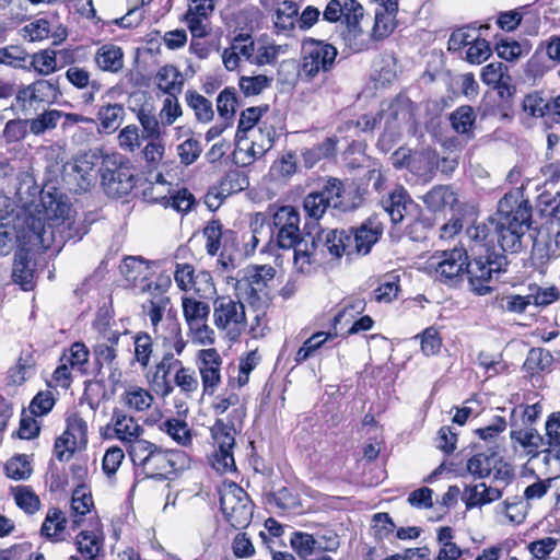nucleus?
<instances>
[{
  "mask_svg": "<svg viewBox=\"0 0 560 560\" xmlns=\"http://www.w3.org/2000/svg\"><path fill=\"white\" fill-rule=\"evenodd\" d=\"M48 212H0V255H8L15 244L48 249L55 241L43 220Z\"/></svg>",
  "mask_w": 560,
  "mask_h": 560,
  "instance_id": "nucleus-1",
  "label": "nucleus"
},
{
  "mask_svg": "<svg viewBox=\"0 0 560 560\" xmlns=\"http://www.w3.org/2000/svg\"><path fill=\"white\" fill-rule=\"evenodd\" d=\"M129 457L145 477L153 479H165L189 466V458L184 452L163 450L148 440L138 443Z\"/></svg>",
  "mask_w": 560,
  "mask_h": 560,
  "instance_id": "nucleus-2",
  "label": "nucleus"
},
{
  "mask_svg": "<svg viewBox=\"0 0 560 560\" xmlns=\"http://www.w3.org/2000/svg\"><path fill=\"white\" fill-rule=\"evenodd\" d=\"M383 233L380 222L370 219L358 229L351 231H330L326 235L325 247L336 259L346 255L351 258L354 255H366Z\"/></svg>",
  "mask_w": 560,
  "mask_h": 560,
  "instance_id": "nucleus-3",
  "label": "nucleus"
},
{
  "mask_svg": "<svg viewBox=\"0 0 560 560\" xmlns=\"http://www.w3.org/2000/svg\"><path fill=\"white\" fill-rule=\"evenodd\" d=\"M100 174L101 185L110 198L126 196L135 187V176L129 161L119 153L103 154Z\"/></svg>",
  "mask_w": 560,
  "mask_h": 560,
  "instance_id": "nucleus-4",
  "label": "nucleus"
},
{
  "mask_svg": "<svg viewBox=\"0 0 560 560\" xmlns=\"http://www.w3.org/2000/svg\"><path fill=\"white\" fill-rule=\"evenodd\" d=\"M102 156V152L89 150L65 163L61 178L67 188L79 194L89 191L96 184V166Z\"/></svg>",
  "mask_w": 560,
  "mask_h": 560,
  "instance_id": "nucleus-5",
  "label": "nucleus"
},
{
  "mask_svg": "<svg viewBox=\"0 0 560 560\" xmlns=\"http://www.w3.org/2000/svg\"><path fill=\"white\" fill-rule=\"evenodd\" d=\"M212 317L214 326L231 340H237L246 330L247 319L244 304L231 296H218L213 301Z\"/></svg>",
  "mask_w": 560,
  "mask_h": 560,
  "instance_id": "nucleus-6",
  "label": "nucleus"
},
{
  "mask_svg": "<svg viewBox=\"0 0 560 560\" xmlns=\"http://www.w3.org/2000/svg\"><path fill=\"white\" fill-rule=\"evenodd\" d=\"M498 218L491 219L498 242L506 252L516 253L522 247L521 238L530 229V212H497Z\"/></svg>",
  "mask_w": 560,
  "mask_h": 560,
  "instance_id": "nucleus-7",
  "label": "nucleus"
},
{
  "mask_svg": "<svg viewBox=\"0 0 560 560\" xmlns=\"http://www.w3.org/2000/svg\"><path fill=\"white\" fill-rule=\"evenodd\" d=\"M277 270L270 265H252L237 281L236 290L252 306L260 310L266 302L267 288L275 279Z\"/></svg>",
  "mask_w": 560,
  "mask_h": 560,
  "instance_id": "nucleus-8",
  "label": "nucleus"
},
{
  "mask_svg": "<svg viewBox=\"0 0 560 560\" xmlns=\"http://www.w3.org/2000/svg\"><path fill=\"white\" fill-rule=\"evenodd\" d=\"M220 506L225 520L236 529L245 528L253 517L248 494L236 483L224 485L220 490Z\"/></svg>",
  "mask_w": 560,
  "mask_h": 560,
  "instance_id": "nucleus-9",
  "label": "nucleus"
},
{
  "mask_svg": "<svg viewBox=\"0 0 560 560\" xmlns=\"http://www.w3.org/2000/svg\"><path fill=\"white\" fill-rule=\"evenodd\" d=\"M89 214L91 212H48L43 214V223L47 232L54 231L52 244L62 243L74 237L81 238L88 233L89 225L94 221Z\"/></svg>",
  "mask_w": 560,
  "mask_h": 560,
  "instance_id": "nucleus-10",
  "label": "nucleus"
},
{
  "mask_svg": "<svg viewBox=\"0 0 560 560\" xmlns=\"http://www.w3.org/2000/svg\"><path fill=\"white\" fill-rule=\"evenodd\" d=\"M337 57V49L323 40L308 39L302 47L301 78L311 81L320 72L329 71Z\"/></svg>",
  "mask_w": 560,
  "mask_h": 560,
  "instance_id": "nucleus-11",
  "label": "nucleus"
},
{
  "mask_svg": "<svg viewBox=\"0 0 560 560\" xmlns=\"http://www.w3.org/2000/svg\"><path fill=\"white\" fill-rule=\"evenodd\" d=\"M508 259L504 255L492 253L485 259L479 257L472 262L467 261L466 273L469 284L478 295L488 294L491 291L490 282L494 273L505 271Z\"/></svg>",
  "mask_w": 560,
  "mask_h": 560,
  "instance_id": "nucleus-12",
  "label": "nucleus"
},
{
  "mask_svg": "<svg viewBox=\"0 0 560 560\" xmlns=\"http://www.w3.org/2000/svg\"><path fill=\"white\" fill-rule=\"evenodd\" d=\"M468 257L462 247L436 252L429 259V268L434 271L435 279L444 283H456L467 269Z\"/></svg>",
  "mask_w": 560,
  "mask_h": 560,
  "instance_id": "nucleus-13",
  "label": "nucleus"
},
{
  "mask_svg": "<svg viewBox=\"0 0 560 560\" xmlns=\"http://www.w3.org/2000/svg\"><path fill=\"white\" fill-rule=\"evenodd\" d=\"M347 195L343 183L339 178L328 177L318 190L304 197L303 210H337L345 206Z\"/></svg>",
  "mask_w": 560,
  "mask_h": 560,
  "instance_id": "nucleus-14",
  "label": "nucleus"
},
{
  "mask_svg": "<svg viewBox=\"0 0 560 560\" xmlns=\"http://www.w3.org/2000/svg\"><path fill=\"white\" fill-rule=\"evenodd\" d=\"M212 438L217 446L212 455V467L219 472H226L235 467L233 447L235 429L218 420L212 428Z\"/></svg>",
  "mask_w": 560,
  "mask_h": 560,
  "instance_id": "nucleus-15",
  "label": "nucleus"
},
{
  "mask_svg": "<svg viewBox=\"0 0 560 560\" xmlns=\"http://www.w3.org/2000/svg\"><path fill=\"white\" fill-rule=\"evenodd\" d=\"M378 119L380 122L384 121V133L380 141L382 143L394 141L412 119L409 102L407 100L392 102L386 109H382Z\"/></svg>",
  "mask_w": 560,
  "mask_h": 560,
  "instance_id": "nucleus-16",
  "label": "nucleus"
},
{
  "mask_svg": "<svg viewBox=\"0 0 560 560\" xmlns=\"http://www.w3.org/2000/svg\"><path fill=\"white\" fill-rule=\"evenodd\" d=\"M275 139L276 129L272 124L268 120L259 122V127L250 131L248 140L243 142L244 150L242 154H244V158H241V163L243 165L252 164L272 148Z\"/></svg>",
  "mask_w": 560,
  "mask_h": 560,
  "instance_id": "nucleus-17",
  "label": "nucleus"
},
{
  "mask_svg": "<svg viewBox=\"0 0 560 560\" xmlns=\"http://www.w3.org/2000/svg\"><path fill=\"white\" fill-rule=\"evenodd\" d=\"M222 358L217 349H201L197 353V368L205 395H213L221 384Z\"/></svg>",
  "mask_w": 560,
  "mask_h": 560,
  "instance_id": "nucleus-18",
  "label": "nucleus"
},
{
  "mask_svg": "<svg viewBox=\"0 0 560 560\" xmlns=\"http://www.w3.org/2000/svg\"><path fill=\"white\" fill-rule=\"evenodd\" d=\"M112 425L115 438L118 439L126 447L128 455L139 443L147 440L142 438L144 429L130 416L115 410L112 417Z\"/></svg>",
  "mask_w": 560,
  "mask_h": 560,
  "instance_id": "nucleus-19",
  "label": "nucleus"
},
{
  "mask_svg": "<svg viewBox=\"0 0 560 560\" xmlns=\"http://www.w3.org/2000/svg\"><path fill=\"white\" fill-rule=\"evenodd\" d=\"M299 212H275V225H281L277 235L278 245L281 248H295L306 240L300 237Z\"/></svg>",
  "mask_w": 560,
  "mask_h": 560,
  "instance_id": "nucleus-20",
  "label": "nucleus"
},
{
  "mask_svg": "<svg viewBox=\"0 0 560 560\" xmlns=\"http://www.w3.org/2000/svg\"><path fill=\"white\" fill-rule=\"evenodd\" d=\"M93 61L97 70L117 74L125 67V54L120 46L106 43L95 50Z\"/></svg>",
  "mask_w": 560,
  "mask_h": 560,
  "instance_id": "nucleus-21",
  "label": "nucleus"
},
{
  "mask_svg": "<svg viewBox=\"0 0 560 560\" xmlns=\"http://www.w3.org/2000/svg\"><path fill=\"white\" fill-rule=\"evenodd\" d=\"M502 495V489L498 485L488 486L485 482H480L466 486L462 494V500L466 509L471 510L498 501Z\"/></svg>",
  "mask_w": 560,
  "mask_h": 560,
  "instance_id": "nucleus-22",
  "label": "nucleus"
},
{
  "mask_svg": "<svg viewBox=\"0 0 560 560\" xmlns=\"http://www.w3.org/2000/svg\"><path fill=\"white\" fill-rule=\"evenodd\" d=\"M213 10V0H191L185 19L194 37L201 38L207 36L208 31L206 21Z\"/></svg>",
  "mask_w": 560,
  "mask_h": 560,
  "instance_id": "nucleus-23",
  "label": "nucleus"
},
{
  "mask_svg": "<svg viewBox=\"0 0 560 560\" xmlns=\"http://www.w3.org/2000/svg\"><path fill=\"white\" fill-rule=\"evenodd\" d=\"M268 110V106L248 107L241 113L238 120L236 139L237 150L235 152L236 159L242 155L243 142L248 140V133L259 127V122L268 120L264 118V114Z\"/></svg>",
  "mask_w": 560,
  "mask_h": 560,
  "instance_id": "nucleus-24",
  "label": "nucleus"
},
{
  "mask_svg": "<svg viewBox=\"0 0 560 560\" xmlns=\"http://www.w3.org/2000/svg\"><path fill=\"white\" fill-rule=\"evenodd\" d=\"M510 439L514 450H523L530 458L540 457L539 448L545 444L544 438L535 428L513 429L510 431Z\"/></svg>",
  "mask_w": 560,
  "mask_h": 560,
  "instance_id": "nucleus-25",
  "label": "nucleus"
},
{
  "mask_svg": "<svg viewBox=\"0 0 560 560\" xmlns=\"http://www.w3.org/2000/svg\"><path fill=\"white\" fill-rule=\"evenodd\" d=\"M158 88L167 95H178L184 88V77L173 65H165L159 69L155 75Z\"/></svg>",
  "mask_w": 560,
  "mask_h": 560,
  "instance_id": "nucleus-26",
  "label": "nucleus"
},
{
  "mask_svg": "<svg viewBox=\"0 0 560 560\" xmlns=\"http://www.w3.org/2000/svg\"><path fill=\"white\" fill-rule=\"evenodd\" d=\"M12 277L15 283L25 291L34 287V268L28 259V252L22 247L15 253Z\"/></svg>",
  "mask_w": 560,
  "mask_h": 560,
  "instance_id": "nucleus-27",
  "label": "nucleus"
},
{
  "mask_svg": "<svg viewBox=\"0 0 560 560\" xmlns=\"http://www.w3.org/2000/svg\"><path fill=\"white\" fill-rule=\"evenodd\" d=\"M299 5L294 1H282L278 4L273 25L278 34L289 35L298 23Z\"/></svg>",
  "mask_w": 560,
  "mask_h": 560,
  "instance_id": "nucleus-28",
  "label": "nucleus"
},
{
  "mask_svg": "<svg viewBox=\"0 0 560 560\" xmlns=\"http://www.w3.org/2000/svg\"><path fill=\"white\" fill-rule=\"evenodd\" d=\"M349 11L346 12L343 19L346 30L342 31L345 39L349 44H355L357 39L363 34V30L360 25L361 20L364 16L363 7L355 0H348Z\"/></svg>",
  "mask_w": 560,
  "mask_h": 560,
  "instance_id": "nucleus-29",
  "label": "nucleus"
},
{
  "mask_svg": "<svg viewBox=\"0 0 560 560\" xmlns=\"http://www.w3.org/2000/svg\"><path fill=\"white\" fill-rule=\"evenodd\" d=\"M67 518L60 509H49L43 522L40 533L50 541L62 540V534L67 527Z\"/></svg>",
  "mask_w": 560,
  "mask_h": 560,
  "instance_id": "nucleus-30",
  "label": "nucleus"
},
{
  "mask_svg": "<svg viewBox=\"0 0 560 560\" xmlns=\"http://www.w3.org/2000/svg\"><path fill=\"white\" fill-rule=\"evenodd\" d=\"M541 413L539 404L533 405H518L512 408L510 413L511 430L533 428V424L538 420Z\"/></svg>",
  "mask_w": 560,
  "mask_h": 560,
  "instance_id": "nucleus-31",
  "label": "nucleus"
},
{
  "mask_svg": "<svg viewBox=\"0 0 560 560\" xmlns=\"http://www.w3.org/2000/svg\"><path fill=\"white\" fill-rule=\"evenodd\" d=\"M481 80L487 85L498 89L501 95L505 90H510L508 67L502 62H491L485 66L481 70Z\"/></svg>",
  "mask_w": 560,
  "mask_h": 560,
  "instance_id": "nucleus-32",
  "label": "nucleus"
},
{
  "mask_svg": "<svg viewBox=\"0 0 560 560\" xmlns=\"http://www.w3.org/2000/svg\"><path fill=\"white\" fill-rule=\"evenodd\" d=\"M58 69L57 52L51 49H43L33 55H28L27 71H35L39 75H49Z\"/></svg>",
  "mask_w": 560,
  "mask_h": 560,
  "instance_id": "nucleus-33",
  "label": "nucleus"
},
{
  "mask_svg": "<svg viewBox=\"0 0 560 560\" xmlns=\"http://www.w3.org/2000/svg\"><path fill=\"white\" fill-rule=\"evenodd\" d=\"M424 202L431 210H453L458 200L450 187L440 186L434 187L424 196Z\"/></svg>",
  "mask_w": 560,
  "mask_h": 560,
  "instance_id": "nucleus-34",
  "label": "nucleus"
},
{
  "mask_svg": "<svg viewBox=\"0 0 560 560\" xmlns=\"http://www.w3.org/2000/svg\"><path fill=\"white\" fill-rule=\"evenodd\" d=\"M183 315L188 325L196 326L199 323L207 322L210 314V307L207 303L194 298H182Z\"/></svg>",
  "mask_w": 560,
  "mask_h": 560,
  "instance_id": "nucleus-35",
  "label": "nucleus"
},
{
  "mask_svg": "<svg viewBox=\"0 0 560 560\" xmlns=\"http://www.w3.org/2000/svg\"><path fill=\"white\" fill-rule=\"evenodd\" d=\"M147 139L140 133L137 125L131 124L124 127L117 135L118 148L125 153L136 155L142 148V141Z\"/></svg>",
  "mask_w": 560,
  "mask_h": 560,
  "instance_id": "nucleus-36",
  "label": "nucleus"
},
{
  "mask_svg": "<svg viewBox=\"0 0 560 560\" xmlns=\"http://www.w3.org/2000/svg\"><path fill=\"white\" fill-rule=\"evenodd\" d=\"M175 282L177 287L183 291H188L192 289L197 282L198 279L205 281L207 283V289L211 290L212 284L210 282L211 276L209 272L201 271L197 276H195V270L192 266L185 264V265H177L175 275H174Z\"/></svg>",
  "mask_w": 560,
  "mask_h": 560,
  "instance_id": "nucleus-37",
  "label": "nucleus"
},
{
  "mask_svg": "<svg viewBox=\"0 0 560 560\" xmlns=\"http://www.w3.org/2000/svg\"><path fill=\"white\" fill-rule=\"evenodd\" d=\"M75 546L84 560H95L103 549V538L93 532L82 530L75 537Z\"/></svg>",
  "mask_w": 560,
  "mask_h": 560,
  "instance_id": "nucleus-38",
  "label": "nucleus"
},
{
  "mask_svg": "<svg viewBox=\"0 0 560 560\" xmlns=\"http://www.w3.org/2000/svg\"><path fill=\"white\" fill-rule=\"evenodd\" d=\"M121 400L129 409L142 412L148 410L153 404L151 393L139 386H129L121 395Z\"/></svg>",
  "mask_w": 560,
  "mask_h": 560,
  "instance_id": "nucleus-39",
  "label": "nucleus"
},
{
  "mask_svg": "<svg viewBox=\"0 0 560 560\" xmlns=\"http://www.w3.org/2000/svg\"><path fill=\"white\" fill-rule=\"evenodd\" d=\"M125 115V107L121 104H106L100 107L97 119L105 131L114 132L122 124Z\"/></svg>",
  "mask_w": 560,
  "mask_h": 560,
  "instance_id": "nucleus-40",
  "label": "nucleus"
},
{
  "mask_svg": "<svg viewBox=\"0 0 560 560\" xmlns=\"http://www.w3.org/2000/svg\"><path fill=\"white\" fill-rule=\"evenodd\" d=\"M451 124L457 133L465 135L468 139L474 137L472 127L476 114L471 106L463 105L451 114Z\"/></svg>",
  "mask_w": 560,
  "mask_h": 560,
  "instance_id": "nucleus-41",
  "label": "nucleus"
},
{
  "mask_svg": "<svg viewBox=\"0 0 560 560\" xmlns=\"http://www.w3.org/2000/svg\"><path fill=\"white\" fill-rule=\"evenodd\" d=\"M160 429L182 446H187L192 441L191 430L184 420L167 419L160 425Z\"/></svg>",
  "mask_w": 560,
  "mask_h": 560,
  "instance_id": "nucleus-42",
  "label": "nucleus"
},
{
  "mask_svg": "<svg viewBox=\"0 0 560 560\" xmlns=\"http://www.w3.org/2000/svg\"><path fill=\"white\" fill-rule=\"evenodd\" d=\"M137 118L142 127L143 137L151 140L161 138L163 126L160 117L158 118L151 108L142 106L137 113Z\"/></svg>",
  "mask_w": 560,
  "mask_h": 560,
  "instance_id": "nucleus-43",
  "label": "nucleus"
},
{
  "mask_svg": "<svg viewBox=\"0 0 560 560\" xmlns=\"http://www.w3.org/2000/svg\"><path fill=\"white\" fill-rule=\"evenodd\" d=\"M186 101L188 106L194 110L198 121L207 124L212 120L214 116L212 103L195 91L186 93Z\"/></svg>",
  "mask_w": 560,
  "mask_h": 560,
  "instance_id": "nucleus-44",
  "label": "nucleus"
},
{
  "mask_svg": "<svg viewBox=\"0 0 560 560\" xmlns=\"http://www.w3.org/2000/svg\"><path fill=\"white\" fill-rule=\"evenodd\" d=\"M384 3L385 9L383 11H376L374 18V24L372 27V37L374 39H383L389 36L395 30V16L394 12L396 10H392L387 8L386 3Z\"/></svg>",
  "mask_w": 560,
  "mask_h": 560,
  "instance_id": "nucleus-45",
  "label": "nucleus"
},
{
  "mask_svg": "<svg viewBox=\"0 0 560 560\" xmlns=\"http://www.w3.org/2000/svg\"><path fill=\"white\" fill-rule=\"evenodd\" d=\"M290 544L302 560H308L311 557L318 555L316 536L314 535L295 532L291 535Z\"/></svg>",
  "mask_w": 560,
  "mask_h": 560,
  "instance_id": "nucleus-46",
  "label": "nucleus"
},
{
  "mask_svg": "<svg viewBox=\"0 0 560 560\" xmlns=\"http://www.w3.org/2000/svg\"><path fill=\"white\" fill-rule=\"evenodd\" d=\"M174 384L186 397H191L199 388V381L195 370L184 364L175 372Z\"/></svg>",
  "mask_w": 560,
  "mask_h": 560,
  "instance_id": "nucleus-47",
  "label": "nucleus"
},
{
  "mask_svg": "<svg viewBox=\"0 0 560 560\" xmlns=\"http://www.w3.org/2000/svg\"><path fill=\"white\" fill-rule=\"evenodd\" d=\"M294 249L293 265L296 271L301 273H310L313 265V252L315 249V242H301Z\"/></svg>",
  "mask_w": 560,
  "mask_h": 560,
  "instance_id": "nucleus-48",
  "label": "nucleus"
},
{
  "mask_svg": "<svg viewBox=\"0 0 560 560\" xmlns=\"http://www.w3.org/2000/svg\"><path fill=\"white\" fill-rule=\"evenodd\" d=\"M336 142L331 138L325 139L320 144L303 152L304 165L312 168L318 161L334 155Z\"/></svg>",
  "mask_w": 560,
  "mask_h": 560,
  "instance_id": "nucleus-49",
  "label": "nucleus"
},
{
  "mask_svg": "<svg viewBox=\"0 0 560 560\" xmlns=\"http://www.w3.org/2000/svg\"><path fill=\"white\" fill-rule=\"evenodd\" d=\"M15 503L28 514L39 510L40 501L35 492L27 486H18L11 489Z\"/></svg>",
  "mask_w": 560,
  "mask_h": 560,
  "instance_id": "nucleus-50",
  "label": "nucleus"
},
{
  "mask_svg": "<svg viewBox=\"0 0 560 560\" xmlns=\"http://www.w3.org/2000/svg\"><path fill=\"white\" fill-rule=\"evenodd\" d=\"M337 336V332H324L318 331L313 334L307 340L304 341L303 346L298 350L294 361L296 363H301L308 358H311L314 352L319 349L327 339L334 338Z\"/></svg>",
  "mask_w": 560,
  "mask_h": 560,
  "instance_id": "nucleus-51",
  "label": "nucleus"
},
{
  "mask_svg": "<svg viewBox=\"0 0 560 560\" xmlns=\"http://www.w3.org/2000/svg\"><path fill=\"white\" fill-rule=\"evenodd\" d=\"M236 92L234 89L225 88L217 97V110L223 121L233 119L236 109Z\"/></svg>",
  "mask_w": 560,
  "mask_h": 560,
  "instance_id": "nucleus-52",
  "label": "nucleus"
},
{
  "mask_svg": "<svg viewBox=\"0 0 560 560\" xmlns=\"http://www.w3.org/2000/svg\"><path fill=\"white\" fill-rule=\"evenodd\" d=\"M93 499L91 492L84 485L78 486L71 498V511L75 517H82L93 508Z\"/></svg>",
  "mask_w": 560,
  "mask_h": 560,
  "instance_id": "nucleus-53",
  "label": "nucleus"
},
{
  "mask_svg": "<svg viewBox=\"0 0 560 560\" xmlns=\"http://www.w3.org/2000/svg\"><path fill=\"white\" fill-rule=\"evenodd\" d=\"M35 362L31 354L21 355L15 366L8 372V381L13 385L23 384L32 374Z\"/></svg>",
  "mask_w": 560,
  "mask_h": 560,
  "instance_id": "nucleus-54",
  "label": "nucleus"
},
{
  "mask_svg": "<svg viewBox=\"0 0 560 560\" xmlns=\"http://www.w3.org/2000/svg\"><path fill=\"white\" fill-rule=\"evenodd\" d=\"M62 116L63 114L60 110H46L36 118L30 120V131L34 135H42L47 130L55 129Z\"/></svg>",
  "mask_w": 560,
  "mask_h": 560,
  "instance_id": "nucleus-55",
  "label": "nucleus"
},
{
  "mask_svg": "<svg viewBox=\"0 0 560 560\" xmlns=\"http://www.w3.org/2000/svg\"><path fill=\"white\" fill-rule=\"evenodd\" d=\"M366 302L361 298H350L345 301L342 308L335 315L332 325L337 329V326L341 324L342 319H353L355 316L362 314L365 311Z\"/></svg>",
  "mask_w": 560,
  "mask_h": 560,
  "instance_id": "nucleus-56",
  "label": "nucleus"
},
{
  "mask_svg": "<svg viewBox=\"0 0 560 560\" xmlns=\"http://www.w3.org/2000/svg\"><path fill=\"white\" fill-rule=\"evenodd\" d=\"M32 85L33 90L36 92V97L39 104L54 103L60 95L57 80L39 79L34 81Z\"/></svg>",
  "mask_w": 560,
  "mask_h": 560,
  "instance_id": "nucleus-57",
  "label": "nucleus"
},
{
  "mask_svg": "<svg viewBox=\"0 0 560 560\" xmlns=\"http://www.w3.org/2000/svg\"><path fill=\"white\" fill-rule=\"evenodd\" d=\"M153 352L152 338L147 332H139L135 336V359L142 366L149 365Z\"/></svg>",
  "mask_w": 560,
  "mask_h": 560,
  "instance_id": "nucleus-58",
  "label": "nucleus"
},
{
  "mask_svg": "<svg viewBox=\"0 0 560 560\" xmlns=\"http://www.w3.org/2000/svg\"><path fill=\"white\" fill-rule=\"evenodd\" d=\"M28 54L19 46L0 48V63L13 68L26 69Z\"/></svg>",
  "mask_w": 560,
  "mask_h": 560,
  "instance_id": "nucleus-59",
  "label": "nucleus"
},
{
  "mask_svg": "<svg viewBox=\"0 0 560 560\" xmlns=\"http://www.w3.org/2000/svg\"><path fill=\"white\" fill-rule=\"evenodd\" d=\"M67 80L75 88L82 90L91 88L94 91H100L101 84L97 81H91V73L81 67H70L66 71Z\"/></svg>",
  "mask_w": 560,
  "mask_h": 560,
  "instance_id": "nucleus-60",
  "label": "nucleus"
},
{
  "mask_svg": "<svg viewBox=\"0 0 560 560\" xmlns=\"http://www.w3.org/2000/svg\"><path fill=\"white\" fill-rule=\"evenodd\" d=\"M149 140L138 154L145 161L150 170H155L164 156L165 148L159 140Z\"/></svg>",
  "mask_w": 560,
  "mask_h": 560,
  "instance_id": "nucleus-61",
  "label": "nucleus"
},
{
  "mask_svg": "<svg viewBox=\"0 0 560 560\" xmlns=\"http://www.w3.org/2000/svg\"><path fill=\"white\" fill-rule=\"evenodd\" d=\"M42 203L44 210H68L71 207L70 199L59 189L43 190Z\"/></svg>",
  "mask_w": 560,
  "mask_h": 560,
  "instance_id": "nucleus-62",
  "label": "nucleus"
},
{
  "mask_svg": "<svg viewBox=\"0 0 560 560\" xmlns=\"http://www.w3.org/2000/svg\"><path fill=\"white\" fill-rule=\"evenodd\" d=\"M287 45H259L255 48L254 65L264 66L276 62L280 54H284Z\"/></svg>",
  "mask_w": 560,
  "mask_h": 560,
  "instance_id": "nucleus-63",
  "label": "nucleus"
},
{
  "mask_svg": "<svg viewBox=\"0 0 560 560\" xmlns=\"http://www.w3.org/2000/svg\"><path fill=\"white\" fill-rule=\"evenodd\" d=\"M182 114L183 112L177 95H167L164 98L162 108L159 113L162 126L165 127L173 125Z\"/></svg>",
  "mask_w": 560,
  "mask_h": 560,
  "instance_id": "nucleus-64",
  "label": "nucleus"
}]
</instances>
